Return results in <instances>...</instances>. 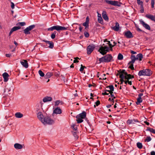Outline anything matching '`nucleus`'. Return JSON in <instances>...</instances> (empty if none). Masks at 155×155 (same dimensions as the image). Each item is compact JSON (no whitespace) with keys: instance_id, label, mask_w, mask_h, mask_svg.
I'll return each instance as SVG.
<instances>
[{"instance_id":"obj_1","label":"nucleus","mask_w":155,"mask_h":155,"mask_svg":"<svg viewBox=\"0 0 155 155\" xmlns=\"http://www.w3.org/2000/svg\"><path fill=\"white\" fill-rule=\"evenodd\" d=\"M38 120L44 125H52L54 123V120L50 117L48 116L39 117Z\"/></svg>"},{"instance_id":"obj_2","label":"nucleus","mask_w":155,"mask_h":155,"mask_svg":"<svg viewBox=\"0 0 155 155\" xmlns=\"http://www.w3.org/2000/svg\"><path fill=\"white\" fill-rule=\"evenodd\" d=\"M120 77L121 79V83L123 82V80L131 79L133 78L130 74H127L125 70H123L120 74Z\"/></svg>"},{"instance_id":"obj_3","label":"nucleus","mask_w":155,"mask_h":155,"mask_svg":"<svg viewBox=\"0 0 155 155\" xmlns=\"http://www.w3.org/2000/svg\"><path fill=\"white\" fill-rule=\"evenodd\" d=\"M112 57L110 54H107L99 59L100 62H107L110 61L112 59Z\"/></svg>"},{"instance_id":"obj_4","label":"nucleus","mask_w":155,"mask_h":155,"mask_svg":"<svg viewBox=\"0 0 155 155\" xmlns=\"http://www.w3.org/2000/svg\"><path fill=\"white\" fill-rule=\"evenodd\" d=\"M12 88V86H7L4 89V92L3 95V97H5L7 96H9L12 94L11 90Z\"/></svg>"},{"instance_id":"obj_5","label":"nucleus","mask_w":155,"mask_h":155,"mask_svg":"<svg viewBox=\"0 0 155 155\" xmlns=\"http://www.w3.org/2000/svg\"><path fill=\"white\" fill-rule=\"evenodd\" d=\"M67 29V28L64 27L57 25L55 26H54L50 28H48L47 30L48 31H52L54 30H55L57 31H59L60 30H66Z\"/></svg>"},{"instance_id":"obj_6","label":"nucleus","mask_w":155,"mask_h":155,"mask_svg":"<svg viewBox=\"0 0 155 155\" xmlns=\"http://www.w3.org/2000/svg\"><path fill=\"white\" fill-rule=\"evenodd\" d=\"M152 72L149 69H144L140 71L138 73L139 76L146 75L150 76L151 75Z\"/></svg>"},{"instance_id":"obj_7","label":"nucleus","mask_w":155,"mask_h":155,"mask_svg":"<svg viewBox=\"0 0 155 155\" xmlns=\"http://www.w3.org/2000/svg\"><path fill=\"white\" fill-rule=\"evenodd\" d=\"M131 61L128 63V66L129 68L132 70L134 69L133 64L136 61V57L135 55H132L131 57Z\"/></svg>"},{"instance_id":"obj_8","label":"nucleus","mask_w":155,"mask_h":155,"mask_svg":"<svg viewBox=\"0 0 155 155\" xmlns=\"http://www.w3.org/2000/svg\"><path fill=\"white\" fill-rule=\"evenodd\" d=\"M109 48L108 47L106 46H101L100 48L98 51L101 54L104 55L109 51Z\"/></svg>"},{"instance_id":"obj_9","label":"nucleus","mask_w":155,"mask_h":155,"mask_svg":"<svg viewBox=\"0 0 155 155\" xmlns=\"http://www.w3.org/2000/svg\"><path fill=\"white\" fill-rule=\"evenodd\" d=\"M35 109L38 118H39V117H42L43 114L41 111L43 109L42 107H37Z\"/></svg>"},{"instance_id":"obj_10","label":"nucleus","mask_w":155,"mask_h":155,"mask_svg":"<svg viewBox=\"0 0 155 155\" xmlns=\"http://www.w3.org/2000/svg\"><path fill=\"white\" fill-rule=\"evenodd\" d=\"M105 2L107 3L114 6H120V3L118 2L111 0H106Z\"/></svg>"},{"instance_id":"obj_11","label":"nucleus","mask_w":155,"mask_h":155,"mask_svg":"<svg viewBox=\"0 0 155 155\" xmlns=\"http://www.w3.org/2000/svg\"><path fill=\"white\" fill-rule=\"evenodd\" d=\"M61 113L62 110L59 107H57L53 110L52 114L53 115L59 114Z\"/></svg>"},{"instance_id":"obj_12","label":"nucleus","mask_w":155,"mask_h":155,"mask_svg":"<svg viewBox=\"0 0 155 155\" xmlns=\"http://www.w3.org/2000/svg\"><path fill=\"white\" fill-rule=\"evenodd\" d=\"M95 46L94 45H89L87 48V54H90L94 50Z\"/></svg>"},{"instance_id":"obj_13","label":"nucleus","mask_w":155,"mask_h":155,"mask_svg":"<svg viewBox=\"0 0 155 155\" xmlns=\"http://www.w3.org/2000/svg\"><path fill=\"white\" fill-rule=\"evenodd\" d=\"M137 2L138 5H139L141 9L140 10V12L141 13H143L144 12V9L143 5V2L140 1V0H137Z\"/></svg>"},{"instance_id":"obj_14","label":"nucleus","mask_w":155,"mask_h":155,"mask_svg":"<svg viewBox=\"0 0 155 155\" xmlns=\"http://www.w3.org/2000/svg\"><path fill=\"white\" fill-rule=\"evenodd\" d=\"M140 22L141 24L146 29L148 30H150V27L148 24L146 23L143 21L142 20H140Z\"/></svg>"},{"instance_id":"obj_15","label":"nucleus","mask_w":155,"mask_h":155,"mask_svg":"<svg viewBox=\"0 0 155 155\" xmlns=\"http://www.w3.org/2000/svg\"><path fill=\"white\" fill-rule=\"evenodd\" d=\"M143 96V93L139 94L138 95V97L137 98V101L136 102V104H139L140 103L142 102V99L141 97L142 96Z\"/></svg>"},{"instance_id":"obj_16","label":"nucleus","mask_w":155,"mask_h":155,"mask_svg":"<svg viewBox=\"0 0 155 155\" xmlns=\"http://www.w3.org/2000/svg\"><path fill=\"white\" fill-rule=\"evenodd\" d=\"M21 64L23 67L25 68H27L28 67V64L27 61L25 60H22L20 61Z\"/></svg>"},{"instance_id":"obj_17","label":"nucleus","mask_w":155,"mask_h":155,"mask_svg":"<svg viewBox=\"0 0 155 155\" xmlns=\"http://www.w3.org/2000/svg\"><path fill=\"white\" fill-rule=\"evenodd\" d=\"M124 35L127 38H130L133 37L132 33L129 31L124 32Z\"/></svg>"},{"instance_id":"obj_18","label":"nucleus","mask_w":155,"mask_h":155,"mask_svg":"<svg viewBox=\"0 0 155 155\" xmlns=\"http://www.w3.org/2000/svg\"><path fill=\"white\" fill-rule=\"evenodd\" d=\"M23 145L20 144L19 143H15L14 144V147L15 148L17 149H21L23 147Z\"/></svg>"},{"instance_id":"obj_19","label":"nucleus","mask_w":155,"mask_h":155,"mask_svg":"<svg viewBox=\"0 0 155 155\" xmlns=\"http://www.w3.org/2000/svg\"><path fill=\"white\" fill-rule=\"evenodd\" d=\"M143 58V56L141 54H139L136 55V61L139 63L140 62V61H142Z\"/></svg>"},{"instance_id":"obj_20","label":"nucleus","mask_w":155,"mask_h":155,"mask_svg":"<svg viewBox=\"0 0 155 155\" xmlns=\"http://www.w3.org/2000/svg\"><path fill=\"white\" fill-rule=\"evenodd\" d=\"M102 16L104 19L106 21H108L109 20L108 17L107 15L106 12L105 11H103L102 12Z\"/></svg>"},{"instance_id":"obj_21","label":"nucleus","mask_w":155,"mask_h":155,"mask_svg":"<svg viewBox=\"0 0 155 155\" xmlns=\"http://www.w3.org/2000/svg\"><path fill=\"white\" fill-rule=\"evenodd\" d=\"M89 21V18H88V17H87L86 18L85 22H84L83 24V25L85 27V28L86 29L88 28Z\"/></svg>"},{"instance_id":"obj_22","label":"nucleus","mask_w":155,"mask_h":155,"mask_svg":"<svg viewBox=\"0 0 155 155\" xmlns=\"http://www.w3.org/2000/svg\"><path fill=\"white\" fill-rule=\"evenodd\" d=\"M2 76L4 78V81L5 82L7 81L9 77L8 74L6 72H5L2 74Z\"/></svg>"},{"instance_id":"obj_23","label":"nucleus","mask_w":155,"mask_h":155,"mask_svg":"<svg viewBox=\"0 0 155 155\" xmlns=\"http://www.w3.org/2000/svg\"><path fill=\"white\" fill-rule=\"evenodd\" d=\"M108 44L110 48H112L116 44V43L112 40L110 41H108Z\"/></svg>"},{"instance_id":"obj_24","label":"nucleus","mask_w":155,"mask_h":155,"mask_svg":"<svg viewBox=\"0 0 155 155\" xmlns=\"http://www.w3.org/2000/svg\"><path fill=\"white\" fill-rule=\"evenodd\" d=\"M145 16L148 18H149L153 21H155V16L150 14H147Z\"/></svg>"},{"instance_id":"obj_25","label":"nucleus","mask_w":155,"mask_h":155,"mask_svg":"<svg viewBox=\"0 0 155 155\" xmlns=\"http://www.w3.org/2000/svg\"><path fill=\"white\" fill-rule=\"evenodd\" d=\"M52 97H50L46 96L44 97L43 101L44 102L51 101L52 100Z\"/></svg>"},{"instance_id":"obj_26","label":"nucleus","mask_w":155,"mask_h":155,"mask_svg":"<svg viewBox=\"0 0 155 155\" xmlns=\"http://www.w3.org/2000/svg\"><path fill=\"white\" fill-rule=\"evenodd\" d=\"M112 29L116 31H118L120 28V25L117 22H116L115 26L112 27Z\"/></svg>"},{"instance_id":"obj_27","label":"nucleus","mask_w":155,"mask_h":155,"mask_svg":"<svg viewBox=\"0 0 155 155\" xmlns=\"http://www.w3.org/2000/svg\"><path fill=\"white\" fill-rule=\"evenodd\" d=\"M77 118L76 121L78 123H80L83 122V118L81 117H80V116L77 115L76 117Z\"/></svg>"},{"instance_id":"obj_28","label":"nucleus","mask_w":155,"mask_h":155,"mask_svg":"<svg viewBox=\"0 0 155 155\" xmlns=\"http://www.w3.org/2000/svg\"><path fill=\"white\" fill-rule=\"evenodd\" d=\"M136 122V120L134 119H129L127 121V123L128 124H135Z\"/></svg>"},{"instance_id":"obj_29","label":"nucleus","mask_w":155,"mask_h":155,"mask_svg":"<svg viewBox=\"0 0 155 155\" xmlns=\"http://www.w3.org/2000/svg\"><path fill=\"white\" fill-rule=\"evenodd\" d=\"M15 116L17 118H21L23 117V115L20 112H17L15 114Z\"/></svg>"},{"instance_id":"obj_30","label":"nucleus","mask_w":155,"mask_h":155,"mask_svg":"<svg viewBox=\"0 0 155 155\" xmlns=\"http://www.w3.org/2000/svg\"><path fill=\"white\" fill-rule=\"evenodd\" d=\"M53 75V74L50 72H48L45 76V78H49Z\"/></svg>"},{"instance_id":"obj_31","label":"nucleus","mask_w":155,"mask_h":155,"mask_svg":"<svg viewBox=\"0 0 155 155\" xmlns=\"http://www.w3.org/2000/svg\"><path fill=\"white\" fill-rule=\"evenodd\" d=\"M78 116H80V117H81L82 118L84 119L86 116V113L84 111L82 113L78 115Z\"/></svg>"},{"instance_id":"obj_32","label":"nucleus","mask_w":155,"mask_h":155,"mask_svg":"<svg viewBox=\"0 0 155 155\" xmlns=\"http://www.w3.org/2000/svg\"><path fill=\"white\" fill-rule=\"evenodd\" d=\"M109 90L110 89H107L105 90L104 92L102 93V94L104 95H108L111 92V91H110Z\"/></svg>"},{"instance_id":"obj_33","label":"nucleus","mask_w":155,"mask_h":155,"mask_svg":"<svg viewBox=\"0 0 155 155\" xmlns=\"http://www.w3.org/2000/svg\"><path fill=\"white\" fill-rule=\"evenodd\" d=\"M110 95L109 96H111V98H112V100H114V99L116 98V96L115 95V94L113 92H111L110 93Z\"/></svg>"},{"instance_id":"obj_34","label":"nucleus","mask_w":155,"mask_h":155,"mask_svg":"<svg viewBox=\"0 0 155 155\" xmlns=\"http://www.w3.org/2000/svg\"><path fill=\"white\" fill-rule=\"evenodd\" d=\"M107 89H110V91H111V92H112L114 91V87L113 85H111L108 86L107 87Z\"/></svg>"},{"instance_id":"obj_35","label":"nucleus","mask_w":155,"mask_h":155,"mask_svg":"<svg viewBox=\"0 0 155 155\" xmlns=\"http://www.w3.org/2000/svg\"><path fill=\"white\" fill-rule=\"evenodd\" d=\"M24 31L25 34L26 35L29 34L30 33V31L28 29V28H26L24 30Z\"/></svg>"},{"instance_id":"obj_36","label":"nucleus","mask_w":155,"mask_h":155,"mask_svg":"<svg viewBox=\"0 0 155 155\" xmlns=\"http://www.w3.org/2000/svg\"><path fill=\"white\" fill-rule=\"evenodd\" d=\"M128 79H129L123 80V82H124L125 84H127V83H128L130 85L131 84V81H129Z\"/></svg>"},{"instance_id":"obj_37","label":"nucleus","mask_w":155,"mask_h":155,"mask_svg":"<svg viewBox=\"0 0 155 155\" xmlns=\"http://www.w3.org/2000/svg\"><path fill=\"white\" fill-rule=\"evenodd\" d=\"M21 28V27L19 26H15L13 27L12 29V31H15Z\"/></svg>"},{"instance_id":"obj_38","label":"nucleus","mask_w":155,"mask_h":155,"mask_svg":"<svg viewBox=\"0 0 155 155\" xmlns=\"http://www.w3.org/2000/svg\"><path fill=\"white\" fill-rule=\"evenodd\" d=\"M35 25H31L29 26L28 27H27V28H28V29L30 31H31L33 28H35Z\"/></svg>"},{"instance_id":"obj_39","label":"nucleus","mask_w":155,"mask_h":155,"mask_svg":"<svg viewBox=\"0 0 155 155\" xmlns=\"http://www.w3.org/2000/svg\"><path fill=\"white\" fill-rule=\"evenodd\" d=\"M35 25H31L29 26L28 27H27V28H28V29L30 31H31L33 28H35Z\"/></svg>"},{"instance_id":"obj_40","label":"nucleus","mask_w":155,"mask_h":155,"mask_svg":"<svg viewBox=\"0 0 155 155\" xmlns=\"http://www.w3.org/2000/svg\"><path fill=\"white\" fill-rule=\"evenodd\" d=\"M35 25H31L29 26L28 27H27V28H28V29L30 31H31L33 28H35Z\"/></svg>"},{"instance_id":"obj_41","label":"nucleus","mask_w":155,"mask_h":155,"mask_svg":"<svg viewBox=\"0 0 155 155\" xmlns=\"http://www.w3.org/2000/svg\"><path fill=\"white\" fill-rule=\"evenodd\" d=\"M71 127L74 130L76 131L77 129V127L76 125L73 124L71 125Z\"/></svg>"},{"instance_id":"obj_42","label":"nucleus","mask_w":155,"mask_h":155,"mask_svg":"<svg viewBox=\"0 0 155 155\" xmlns=\"http://www.w3.org/2000/svg\"><path fill=\"white\" fill-rule=\"evenodd\" d=\"M137 147L139 149H141L143 147L142 143L138 142L137 144Z\"/></svg>"},{"instance_id":"obj_43","label":"nucleus","mask_w":155,"mask_h":155,"mask_svg":"<svg viewBox=\"0 0 155 155\" xmlns=\"http://www.w3.org/2000/svg\"><path fill=\"white\" fill-rule=\"evenodd\" d=\"M118 59L119 60H121L123 58V55L121 54H119L118 55Z\"/></svg>"},{"instance_id":"obj_44","label":"nucleus","mask_w":155,"mask_h":155,"mask_svg":"<svg viewBox=\"0 0 155 155\" xmlns=\"http://www.w3.org/2000/svg\"><path fill=\"white\" fill-rule=\"evenodd\" d=\"M56 34V31H54L51 35V38L52 39H54L55 37V35Z\"/></svg>"},{"instance_id":"obj_45","label":"nucleus","mask_w":155,"mask_h":155,"mask_svg":"<svg viewBox=\"0 0 155 155\" xmlns=\"http://www.w3.org/2000/svg\"><path fill=\"white\" fill-rule=\"evenodd\" d=\"M97 20L98 22L99 23L101 24H102L103 23V20L102 19V17L97 18Z\"/></svg>"},{"instance_id":"obj_46","label":"nucleus","mask_w":155,"mask_h":155,"mask_svg":"<svg viewBox=\"0 0 155 155\" xmlns=\"http://www.w3.org/2000/svg\"><path fill=\"white\" fill-rule=\"evenodd\" d=\"M48 44L49 45L48 46L49 48H53L54 44L52 42L50 41V43Z\"/></svg>"},{"instance_id":"obj_47","label":"nucleus","mask_w":155,"mask_h":155,"mask_svg":"<svg viewBox=\"0 0 155 155\" xmlns=\"http://www.w3.org/2000/svg\"><path fill=\"white\" fill-rule=\"evenodd\" d=\"M38 73L39 75L41 77H44L45 76V74L41 70H40L38 71Z\"/></svg>"},{"instance_id":"obj_48","label":"nucleus","mask_w":155,"mask_h":155,"mask_svg":"<svg viewBox=\"0 0 155 155\" xmlns=\"http://www.w3.org/2000/svg\"><path fill=\"white\" fill-rule=\"evenodd\" d=\"M106 74H104L102 75H101V77L99 78V79H106V78L105 77Z\"/></svg>"},{"instance_id":"obj_49","label":"nucleus","mask_w":155,"mask_h":155,"mask_svg":"<svg viewBox=\"0 0 155 155\" xmlns=\"http://www.w3.org/2000/svg\"><path fill=\"white\" fill-rule=\"evenodd\" d=\"M61 103V102L60 101H57L55 102L54 105L55 106H58Z\"/></svg>"},{"instance_id":"obj_50","label":"nucleus","mask_w":155,"mask_h":155,"mask_svg":"<svg viewBox=\"0 0 155 155\" xmlns=\"http://www.w3.org/2000/svg\"><path fill=\"white\" fill-rule=\"evenodd\" d=\"M72 134L75 138L77 139L78 138V136L76 132H72Z\"/></svg>"},{"instance_id":"obj_51","label":"nucleus","mask_w":155,"mask_h":155,"mask_svg":"<svg viewBox=\"0 0 155 155\" xmlns=\"http://www.w3.org/2000/svg\"><path fill=\"white\" fill-rule=\"evenodd\" d=\"M151 7L152 8H153L154 7V0H151Z\"/></svg>"},{"instance_id":"obj_52","label":"nucleus","mask_w":155,"mask_h":155,"mask_svg":"<svg viewBox=\"0 0 155 155\" xmlns=\"http://www.w3.org/2000/svg\"><path fill=\"white\" fill-rule=\"evenodd\" d=\"M81 67L80 69V71L81 72H82L83 70L84 69V68H85V67L84 66H83L82 64L81 65Z\"/></svg>"},{"instance_id":"obj_53","label":"nucleus","mask_w":155,"mask_h":155,"mask_svg":"<svg viewBox=\"0 0 155 155\" xmlns=\"http://www.w3.org/2000/svg\"><path fill=\"white\" fill-rule=\"evenodd\" d=\"M151 140V138L150 137H147L146 139L145 140L147 142H149Z\"/></svg>"},{"instance_id":"obj_54","label":"nucleus","mask_w":155,"mask_h":155,"mask_svg":"<svg viewBox=\"0 0 155 155\" xmlns=\"http://www.w3.org/2000/svg\"><path fill=\"white\" fill-rule=\"evenodd\" d=\"M149 130L151 132L155 134V130L153 129V128H150L149 129Z\"/></svg>"},{"instance_id":"obj_55","label":"nucleus","mask_w":155,"mask_h":155,"mask_svg":"<svg viewBox=\"0 0 155 155\" xmlns=\"http://www.w3.org/2000/svg\"><path fill=\"white\" fill-rule=\"evenodd\" d=\"M18 25H20L21 26H23L25 25V23L24 22H19L18 23Z\"/></svg>"},{"instance_id":"obj_56","label":"nucleus","mask_w":155,"mask_h":155,"mask_svg":"<svg viewBox=\"0 0 155 155\" xmlns=\"http://www.w3.org/2000/svg\"><path fill=\"white\" fill-rule=\"evenodd\" d=\"M74 63H75L78 62V60H77L78 59H79L78 58V57L74 58Z\"/></svg>"},{"instance_id":"obj_57","label":"nucleus","mask_w":155,"mask_h":155,"mask_svg":"<svg viewBox=\"0 0 155 155\" xmlns=\"http://www.w3.org/2000/svg\"><path fill=\"white\" fill-rule=\"evenodd\" d=\"M84 35L85 37H88L89 36V34L87 32H85L84 33Z\"/></svg>"},{"instance_id":"obj_58","label":"nucleus","mask_w":155,"mask_h":155,"mask_svg":"<svg viewBox=\"0 0 155 155\" xmlns=\"http://www.w3.org/2000/svg\"><path fill=\"white\" fill-rule=\"evenodd\" d=\"M11 6L12 8V9H14V7H15V5H14V3L12 2H11Z\"/></svg>"},{"instance_id":"obj_59","label":"nucleus","mask_w":155,"mask_h":155,"mask_svg":"<svg viewBox=\"0 0 155 155\" xmlns=\"http://www.w3.org/2000/svg\"><path fill=\"white\" fill-rule=\"evenodd\" d=\"M108 100L109 101H110L113 103L112 104L113 105V103H114V100H112V98H111V97L109 98Z\"/></svg>"},{"instance_id":"obj_60","label":"nucleus","mask_w":155,"mask_h":155,"mask_svg":"<svg viewBox=\"0 0 155 155\" xmlns=\"http://www.w3.org/2000/svg\"><path fill=\"white\" fill-rule=\"evenodd\" d=\"M95 103L96 106H98L100 104V101H97L95 102Z\"/></svg>"},{"instance_id":"obj_61","label":"nucleus","mask_w":155,"mask_h":155,"mask_svg":"<svg viewBox=\"0 0 155 155\" xmlns=\"http://www.w3.org/2000/svg\"><path fill=\"white\" fill-rule=\"evenodd\" d=\"M97 18L101 17V15L98 12H97Z\"/></svg>"},{"instance_id":"obj_62","label":"nucleus","mask_w":155,"mask_h":155,"mask_svg":"<svg viewBox=\"0 0 155 155\" xmlns=\"http://www.w3.org/2000/svg\"><path fill=\"white\" fill-rule=\"evenodd\" d=\"M150 154L151 155H155V152L153 151H152L151 152Z\"/></svg>"},{"instance_id":"obj_63","label":"nucleus","mask_w":155,"mask_h":155,"mask_svg":"<svg viewBox=\"0 0 155 155\" xmlns=\"http://www.w3.org/2000/svg\"><path fill=\"white\" fill-rule=\"evenodd\" d=\"M6 56L7 57H10L11 56V54H6Z\"/></svg>"},{"instance_id":"obj_64","label":"nucleus","mask_w":155,"mask_h":155,"mask_svg":"<svg viewBox=\"0 0 155 155\" xmlns=\"http://www.w3.org/2000/svg\"><path fill=\"white\" fill-rule=\"evenodd\" d=\"M13 31H13L12 29L10 31V32L9 33V35H10L12 34V33L13 32Z\"/></svg>"}]
</instances>
